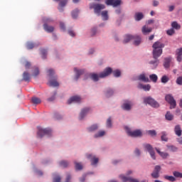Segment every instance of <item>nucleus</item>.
<instances>
[{
    "label": "nucleus",
    "instance_id": "f257e3e1",
    "mask_svg": "<svg viewBox=\"0 0 182 182\" xmlns=\"http://www.w3.org/2000/svg\"><path fill=\"white\" fill-rule=\"evenodd\" d=\"M153 58L154 60L149 61V65H152V69H156L159 64V60L158 59L163 54V48H165V44L156 41L153 46Z\"/></svg>",
    "mask_w": 182,
    "mask_h": 182
},
{
    "label": "nucleus",
    "instance_id": "f03ea898",
    "mask_svg": "<svg viewBox=\"0 0 182 182\" xmlns=\"http://www.w3.org/2000/svg\"><path fill=\"white\" fill-rule=\"evenodd\" d=\"M112 74V68L110 67H107V68L104 69L103 72L97 75L96 73H91L90 75V79L94 80V82H97L99 78H105L109 75Z\"/></svg>",
    "mask_w": 182,
    "mask_h": 182
},
{
    "label": "nucleus",
    "instance_id": "7ed1b4c3",
    "mask_svg": "<svg viewBox=\"0 0 182 182\" xmlns=\"http://www.w3.org/2000/svg\"><path fill=\"white\" fill-rule=\"evenodd\" d=\"M131 40H134V46H139L141 43V38L138 36H130V35H127L124 37V40H123V43L126 44L130 42Z\"/></svg>",
    "mask_w": 182,
    "mask_h": 182
},
{
    "label": "nucleus",
    "instance_id": "20e7f679",
    "mask_svg": "<svg viewBox=\"0 0 182 182\" xmlns=\"http://www.w3.org/2000/svg\"><path fill=\"white\" fill-rule=\"evenodd\" d=\"M105 9V4L92 3L90 4V9H94L95 14L100 15L101 11Z\"/></svg>",
    "mask_w": 182,
    "mask_h": 182
},
{
    "label": "nucleus",
    "instance_id": "39448f33",
    "mask_svg": "<svg viewBox=\"0 0 182 182\" xmlns=\"http://www.w3.org/2000/svg\"><path fill=\"white\" fill-rule=\"evenodd\" d=\"M144 104H149L153 108H159V104L154 99L151 98L150 97L144 99Z\"/></svg>",
    "mask_w": 182,
    "mask_h": 182
},
{
    "label": "nucleus",
    "instance_id": "423d86ee",
    "mask_svg": "<svg viewBox=\"0 0 182 182\" xmlns=\"http://www.w3.org/2000/svg\"><path fill=\"white\" fill-rule=\"evenodd\" d=\"M166 101L170 104V109H174L175 107H176V101H175L171 95H168L166 96Z\"/></svg>",
    "mask_w": 182,
    "mask_h": 182
},
{
    "label": "nucleus",
    "instance_id": "0eeeda50",
    "mask_svg": "<svg viewBox=\"0 0 182 182\" xmlns=\"http://www.w3.org/2000/svg\"><path fill=\"white\" fill-rule=\"evenodd\" d=\"M51 133L52 130L50 129H40L38 132V137L41 139L45 135H50Z\"/></svg>",
    "mask_w": 182,
    "mask_h": 182
},
{
    "label": "nucleus",
    "instance_id": "6e6552de",
    "mask_svg": "<svg viewBox=\"0 0 182 182\" xmlns=\"http://www.w3.org/2000/svg\"><path fill=\"white\" fill-rule=\"evenodd\" d=\"M127 134L131 137H141L142 132L141 130L137 129L134 131H127Z\"/></svg>",
    "mask_w": 182,
    "mask_h": 182
},
{
    "label": "nucleus",
    "instance_id": "1a4fd4ad",
    "mask_svg": "<svg viewBox=\"0 0 182 182\" xmlns=\"http://www.w3.org/2000/svg\"><path fill=\"white\" fill-rule=\"evenodd\" d=\"M161 168L160 166H156L155 168H154L153 173L151 174L154 179L159 178V172L161 171Z\"/></svg>",
    "mask_w": 182,
    "mask_h": 182
},
{
    "label": "nucleus",
    "instance_id": "9d476101",
    "mask_svg": "<svg viewBox=\"0 0 182 182\" xmlns=\"http://www.w3.org/2000/svg\"><path fill=\"white\" fill-rule=\"evenodd\" d=\"M122 4V0H106L105 4L117 7Z\"/></svg>",
    "mask_w": 182,
    "mask_h": 182
},
{
    "label": "nucleus",
    "instance_id": "9b49d317",
    "mask_svg": "<svg viewBox=\"0 0 182 182\" xmlns=\"http://www.w3.org/2000/svg\"><path fill=\"white\" fill-rule=\"evenodd\" d=\"M73 70L75 73V81L78 80L79 77H80L81 75L85 74V70H78L77 68H73Z\"/></svg>",
    "mask_w": 182,
    "mask_h": 182
},
{
    "label": "nucleus",
    "instance_id": "f8f14e48",
    "mask_svg": "<svg viewBox=\"0 0 182 182\" xmlns=\"http://www.w3.org/2000/svg\"><path fill=\"white\" fill-rule=\"evenodd\" d=\"M87 157L88 159H90L92 166L96 165L97 164H98L99 159L96 158V156H95L94 155L87 154Z\"/></svg>",
    "mask_w": 182,
    "mask_h": 182
},
{
    "label": "nucleus",
    "instance_id": "ddd939ff",
    "mask_svg": "<svg viewBox=\"0 0 182 182\" xmlns=\"http://www.w3.org/2000/svg\"><path fill=\"white\" fill-rule=\"evenodd\" d=\"M54 1H60L59 3V7L58 9H59L60 12L63 11V8L65 6L66 4H68V0H53Z\"/></svg>",
    "mask_w": 182,
    "mask_h": 182
},
{
    "label": "nucleus",
    "instance_id": "4468645a",
    "mask_svg": "<svg viewBox=\"0 0 182 182\" xmlns=\"http://www.w3.org/2000/svg\"><path fill=\"white\" fill-rule=\"evenodd\" d=\"M90 112V108L89 107L82 109L81 112L80 113V120H82V119H84L86 114H89Z\"/></svg>",
    "mask_w": 182,
    "mask_h": 182
},
{
    "label": "nucleus",
    "instance_id": "2eb2a0df",
    "mask_svg": "<svg viewBox=\"0 0 182 182\" xmlns=\"http://www.w3.org/2000/svg\"><path fill=\"white\" fill-rule=\"evenodd\" d=\"M80 101H81L80 97H79V96H73V97H71L70 98V100H68L67 103L68 105H71L73 102H80Z\"/></svg>",
    "mask_w": 182,
    "mask_h": 182
},
{
    "label": "nucleus",
    "instance_id": "dca6fc26",
    "mask_svg": "<svg viewBox=\"0 0 182 182\" xmlns=\"http://www.w3.org/2000/svg\"><path fill=\"white\" fill-rule=\"evenodd\" d=\"M120 178L121 180H122L123 182H138V180L137 179H134V178H132L130 177H127V176H124V175H120Z\"/></svg>",
    "mask_w": 182,
    "mask_h": 182
},
{
    "label": "nucleus",
    "instance_id": "f3484780",
    "mask_svg": "<svg viewBox=\"0 0 182 182\" xmlns=\"http://www.w3.org/2000/svg\"><path fill=\"white\" fill-rule=\"evenodd\" d=\"M156 152H157L158 154H159L160 157L162 158V159H167L168 157V154L166 152H162L159 149L155 148Z\"/></svg>",
    "mask_w": 182,
    "mask_h": 182
},
{
    "label": "nucleus",
    "instance_id": "a211bd4d",
    "mask_svg": "<svg viewBox=\"0 0 182 182\" xmlns=\"http://www.w3.org/2000/svg\"><path fill=\"white\" fill-rule=\"evenodd\" d=\"M176 60H177V62H179L181 63V60H182V48H178L176 50Z\"/></svg>",
    "mask_w": 182,
    "mask_h": 182
},
{
    "label": "nucleus",
    "instance_id": "6ab92c4d",
    "mask_svg": "<svg viewBox=\"0 0 182 182\" xmlns=\"http://www.w3.org/2000/svg\"><path fill=\"white\" fill-rule=\"evenodd\" d=\"M48 86L53 87H57L59 86V82L55 79H50L48 82Z\"/></svg>",
    "mask_w": 182,
    "mask_h": 182
},
{
    "label": "nucleus",
    "instance_id": "aec40b11",
    "mask_svg": "<svg viewBox=\"0 0 182 182\" xmlns=\"http://www.w3.org/2000/svg\"><path fill=\"white\" fill-rule=\"evenodd\" d=\"M171 63V58H164V67L166 69H168L170 68V63Z\"/></svg>",
    "mask_w": 182,
    "mask_h": 182
},
{
    "label": "nucleus",
    "instance_id": "412c9836",
    "mask_svg": "<svg viewBox=\"0 0 182 182\" xmlns=\"http://www.w3.org/2000/svg\"><path fill=\"white\" fill-rule=\"evenodd\" d=\"M132 107V102H124L122 105V109H124L125 111H130Z\"/></svg>",
    "mask_w": 182,
    "mask_h": 182
},
{
    "label": "nucleus",
    "instance_id": "4be33fe9",
    "mask_svg": "<svg viewBox=\"0 0 182 182\" xmlns=\"http://www.w3.org/2000/svg\"><path fill=\"white\" fill-rule=\"evenodd\" d=\"M151 32H152V28H149L146 26L142 27V33H144V35H148Z\"/></svg>",
    "mask_w": 182,
    "mask_h": 182
},
{
    "label": "nucleus",
    "instance_id": "5701e85b",
    "mask_svg": "<svg viewBox=\"0 0 182 182\" xmlns=\"http://www.w3.org/2000/svg\"><path fill=\"white\" fill-rule=\"evenodd\" d=\"M174 132H175V134H176L178 136H181V133H182V130H181V126H179V125L175 126Z\"/></svg>",
    "mask_w": 182,
    "mask_h": 182
},
{
    "label": "nucleus",
    "instance_id": "b1692460",
    "mask_svg": "<svg viewBox=\"0 0 182 182\" xmlns=\"http://www.w3.org/2000/svg\"><path fill=\"white\" fill-rule=\"evenodd\" d=\"M44 30L46 31V32H48V33H52L53 32V30H54V28L53 26H49L47 23H44Z\"/></svg>",
    "mask_w": 182,
    "mask_h": 182
},
{
    "label": "nucleus",
    "instance_id": "393cba45",
    "mask_svg": "<svg viewBox=\"0 0 182 182\" xmlns=\"http://www.w3.org/2000/svg\"><path fill=\"white\" fill-rule=\"evenodd\" d=\"M30 80L31 75L27 72H24V73H23V80H24L25 82H28Z\"/></svg>",
    "mask_w": 182,
    "mask_h": 182
},
{
    "label": "nucleus",
    "instance_id": "a878e982",
    "mask_svg": "<svg viewBox=\"0 0 182 182\" xmlns=\"http://www.w3.org/2000/svg\"><path fill=\"white\" fill-rule=\"evenodd\" d=\"M138 87L139 89H144V90H145V91H149L151 89L150 85H141V84H139V85H138Z\"/></svg>",
    "mask_w": 182,
    "mask_h": 182
},
{
    "label": "nucleus",
    "instance_id": "bb28decb",
    "mask_svg": "<svg viewBox=\"0 0 182 182\" xmlns=\"http://www.w3.org/2000/svg\"><path fill=\"white\" fill-rule=\"evenodd\" d=\"M144 148L145 150L148 151V152L154 151V150L153 149L152 146L150 145V144H144Z\"/></svg>",
    "mask_w": 182,
    "mask_h": 182
},
{
    "label": "nucleus",
    "instance_id": "cd10ccee",
    "mask_svg": "<svg viewBox=\"0 0 182 182\" xmlns=\"http://www.w3.org/2000/svg\"><path fill=\"white\" fill-rule=\"evenodd\" d=\"M79 10L78 9H75L71 12V17H73V19H76L78 17Z\"/></svg>",
    "mask_w": 182,
    "mask_h": 182
},
{
    "label": "nucleus",
    "instance_id": "c85d7f7f",
    "mask_svg": "<svg viewBox=\"0 0 182 182\" xmlns=\"http://www.w3.org/2000/svg\"><path fill=\"white\" fill-rule=\"evenodd\" d=\"M31 101H32V104L36 105L41 103V100H40V98H38L36 97H32Z\"/></svg>",
    "mask_w": 182,
    "mask_h": 182
},
{
    "label": "nucleus",
    "instance_id": "c756f323",
    "mask_svg": "<svg viewBox=\"0 0 182 182\" xmlns=\"http://www.w3.org/2000/svg\"><path fill=\"white\" fill-rule=\"evenodd\" d=\"M138 80L144 82H149V78L146 77L144 74L140 75L138 76Z\"/></svg>",
    "mask_w": 182,
    "mask_h": 182
},
{
    "label": "nucleus",
    "instance_id": "7c9ffc66",
    "mask_svg": "<svg viewBox=\"0 0 182 182\" xmlns=\"http://www.w3.org/2000/svg\"><path fill=\"white\" fill-rule=\"evenodd\" d=\"M97 129H98V126H97V124H93L90 126L89 128H87L88 132H94Z\"/></svg>",
    "mask_w": 182,
    "mask_h": 182
},
{
    "label": "nucleus",
    "instance_id": "2f4dec72",
    "mask_svg": "<svg viewBox=\"0 0 182 182\" xmlns=\"http://www.w3.org/2000/svg\"><path fill=\"white\" fill-rule=\"evenodd\" d=\"M142 18H144V14H142V13H136L135 14V20L136 21H139Z\"/></svg>",
    "mask_w": 182,
    "mask_h": 182
},
{
    "label": "nucleus",
    "instance_id": "473e14b6",
    "mask_svg": "<svg viewBox=\"0 0 182 182\" xmlns=\"http://www.w3.org/2000/svg\"><path fill=\"white\" fill-rule=\"evenodd\" d=\"M26 48L28 49V50H32L33 48H35V44L33 43H31V42H28L26 44Z\"/></svg>",
    "mask_w": 182,
    "mask_h": 182
},
{
    "label": "nucleus",
    "instance_id": "72a5a7b5",
    "mask_svg": "<svg viewBox=\"0 0 182 182\" xmlns=\"http://www.w3.org/2000/svg\"><path fill=\"white\" fill-rule=\"evenodd\" d=\"M101 16H102L103 21H107L109 19L107 11H103L102 13H101Z\"/></svg>",
    "mask_w": 182,
    "mask_h": 182
},
{
    "label": "nucleus",
    "instance_id": "f704fd0d",
    "mask_svg": "<svg viewBox=\"0 0 182 182\" xmlns=\"http://www.w3.org/2000/svg\"><path fill=\"white\" fill-rule=\"evenodd\" d=\"M158 79H159V77L155 74L149 75V80H152V82L154 83H156L157 82Z\"/></svg>",
    "mask_w": 182,
    "mask_h": 182
},
{
    "label": "nucleus",
    "instance_id": "c9c22d12",
    "mask_svg": "<svg viewBox=\"0 0 182 182\" xmlns=\"http://www.w3.org/2000/svg\"><path fill=\"white\" fill-rule=\"evenodd\" d=\"M112 75H114V77H119L121 75V72H120V70H114V71H113V70H112Z\"/></svg>",
    "mask_w": 182,
    "mask_h": 182
},
{
    "label": "nucleus",
    "instance_id": "e433bc0d",
    "mask_svg": "<svg viewBox=\"0 0 182 182\" xmlns=\"http://www.w3.org/2000/svg\"><path fill=\"white\" fill-rule=\"evenodd\" d=\"M166 148H168V151L171 152H176L177 151V148L172 145H166Z\"/></svg>",
    "mask_w": 182,
    "mask_h": 182
},
{
    "label": "nucleus",
    "instance_id": "4c0bfd02",
    "mask_svg": "<svg viewBox=\"0 0 182 182\" xmlns=\"http://www.w3.org/2000/svg\"><path fill=\"white\" fill-rule=\"evenodd\" d=\"M171 26H172L173 28L176 29V30L181 29V25L177 23L176 21L173 22L172 24H171Z\"/></svg>",
    "mask_w": 182,
    "mask_h": 182
},
{
    "label": "nucleus",
    "instance_id": "58836bf2",
    "mask_svg": "<svg viewBox=\"0 0 182 182\" xmlns=\"http://www.w3.org/2000/svg\"><path fill=\"white\" fill-rule=\"evenodd\" d=\"M166 119L168 120V121H172L173 120V115L170 112H166Z\"/></svg>",
    "mask_w": 182,
    "mask_h": 182
},
{
    "label": "nucleus",
    "instance_id": "ea45409f",
    "mask_svg": "<svg viewBox=\"0 0 182 182\" xmlns=\"http://www.w3.org/2000/svg\"><path fill=\"white\" fill-rule=\"evenodd\" d=\"M105 131H100V132H98L97 134H95L94 137L95 138L102 137L103 136H105Z\"/></svg>",
    "mask_w": 182,
    "mask_h": 182
},
{
    "label": "nucleus",
    "instance_id": "a19ab883",
    "mask_svg": "<svg viewBox=\"0 0 182 182\" xmlns=\"http://www.w3.org/2000/svg\"><path fill=\"white\" fill-rule=\"evenodd\" d=\"M161 141H168V138H167V134H166L165 132H161Z\"/></svg>",
    "mask_w": 182,
    "mask_h": 182
},
{
    "label": "nucleus",
    "instance_id": "79ce46f5",
    "mask_svg": "<svg viewBox=\"0 0 182 182\" xmlns=\"http://www.w3.org/2000/svg\"><path fill=\"white\" fill-rule=\"evenodd\" d=\"M75 169L77 171H80L82 169V165L80 163L75 162Z\"/></svg>",
    "mask_w": 182,
    "mask_h": 182
},
{
    "label": "nucleus",
    "instance_id": "37998d69",
    "mask_svg": "<svg viewBox=\"0 0 182 182\" xmlns=\"http://www.w3.org/2000/svg\"><path fill=\"white\" fill-rule=\"evenodd\" d=\"M60 166L63 168H67L68 166V162L66 161H62L60 162Z\"/></svg>",
    "mask_w": 182,
    "mask_h": 182
},
{
    "label": "nucleus",
    "instance_id": "c03bdc74",
    "mask_svg": "<svg viewBox=\"0 0 182 182\" xmlns=\"http://www.w3.org/2000/svg\"><path fill=\"white\" fill-rule=\"evenodd\" d=\"M41 53H42V58L45 59L46 58V55L48 54V50L45 49L41 50Z\"/></svg>",
    "mask_w": 182,
    "mask_h": 182
},
{
    "label": "nucleus",
    "instance_id": "a18cd8bd",
    "mask_svg": "<svg viewBox=\"0 0 182 182\" xmlns=\"http://www.w3.org/2000/svg\"><path fill=\"white\" fill-rule=\"evenodd\" d=\"M168 82V76H166V75L162 76V77H161V82L166 84V83H167Z\"/></svg>",
    "mask_w": 182,
    "mask_h": 182
},
{
    "label": "nucleus",
    "instance_id": "49530a36",
    "mask_svg": "<svg viewBox=\"0 0 182 182\" xmlns=\"http://www.w3.org/2000/svg\"><path fill=\"white\" fill-rule=\"evenodd\" d=\"M38 75H39V68H36L34 69V72L32 74V76H33L34 77H36Z\"/></svg>",
    "mask_w": 182,
    "mask_h": 182
},
{
    "label": "nucleus",
    "instance_id": "de8ad7c7",
    "mask_svg": "<svg viewBox=\"0 0 182 182\" xmlns=\"http://www.w3.org/2000/svg\"><path fill=\"white\" fill-rule=\"evenodd\" d=\"M164 178H166V180H168V181H171V182H174L175 181L174 176H164Z\"/></svg>",
    "mask_w": 182,
    "mask_h": 182
},
{
    "label": "nucleus",
    "instance_id": "09e8293b",
    "mask_svg": "<svg viewBox=\"0 0 182 182\" xmlns=\"http://www.w3.org/2000/svg\"><path fill=\"white\" fill-rule=\"evenodd\" d=\"M176 84L182 86V76H179L178 77H177Z\"/></svg>",
    "mask_w": 182,
    "mask_h": 182
},
{
    "label": "nucleus",
    "instance_id": "8fccbe9b",
    "mask_svg": "<svg viewBox=\"0 0 182 182\" xmlns=\"http://www.w3.org/2000/svg\"><path fill=\"white\" fill-rule=\"evenodd\" d=\"M113 90L108 89L107 91V97H110L113 95Z\"/></svg>",
    "mask_w": 182,
    "mask_h": 182
},
{
    "label": "nucleus",
    "instance_id": "3c124183",
    "mask_svg": "<svg viewBox=\"0 0 182 182\" xmlns=\"http://www.w3.org/2000/svg\"><path fill=\"white\" fill-rule=\"evenodd\" d=\"M175 33V31L174 29L173 28H171V29H168V31H166V34H168V36H171L172 35H173Z\"/></svg>",
    "mask_w": 182,
    "mask_h": 182
},
{
    "label": "nucleus",
    "instance_id": "603ef678",
    "mask_svg": "<svg viewBox=\"0 0 182 182\" xmlns=\"http://www.w3.org/2000/svg\"><path fill=\"white\" fill-rule=\"evenodd\" d=\"M173 175L176 177V178H182V173L180 172H176L175 171Z\"/></svg>",
    "mask_w": 182,
    "mask_h": 182
},
{
    "label": "nucleus",
    "instance_id": "864d4df0",
    "mask_svg": "<svg viewBox=\"0 0 182 182\" xmlns=\"http://www.w3.org/2000/svg\"><path fill=\"white\" fill-rule=\"evenodd\" d=\"M107 127L111 128L112 127V119L111 117L108 118L107 120Z\"/></svg>",
    "mask_w": 182,
    "mask_h": 182
},
{
    "label": "nucleus",
    "instance_id": "5fc2aeb1",
    "mask_svg": "<svg viewBox=\"0 0 182 182\" xmlns=\"http://www.w3.org/2000/svg\"><path fill=\"white\" fill-rule=\"evenodd\" d=\"M148 134L150 136H156V132H155V130H149L147 132Z\"/></svg>",
    "mask_w": 182,
    "mask_h": 182
},
{
    "label": "nucleus",
    "instance_id": "6e6d98bb",
    "mask_svg": "<svg viewBox=\"0 0 182 182\" xmlns=\"http://www.w3.org/2000/svg\"><path fill=\"white\" fill-rule=\"evenodd\" d=\"M61 181V177H60L59 176H55V178H53V182H60Z\"/></svg>",
    "mask_w": 182,
    "mask_h": 182
},
{
    "label": "nucleus",
    "instance_id": "4d7b16f0",
    "mask_svg": "<svg viewBox=\"0 0 182 182\" xmlns=\"http://www.w3.org/2000/svg\"><path fill=\"white\" fill-rule=\"evenodd\" d=\"M149 155H151V157L153 159V160L156 159V156H155V152L154 151H149Z\"/></svg>",
    "mask_w": 182,
    "mask_h": 182
},
{
    "label": "nucleus",
    "instance_id": "13d9d810",
    "mask_svg": "<svg viewBox=\"0 0 182 182\" xmlns=\"http://www.w3.org/2000/svg\"><path fill=\"white\" fill-rule=\"evenodd\" d=\"M48 73L49 77H52L55 74V71L53 69H49Z\"/></svg>",
    "mask_w": 182,
    "mask_h": 182
},
{
    "label": "nucleus",
    "instance_id": "bf43d9fd",
    "mask_svg": "<svg viewBox=\"0 0 182 182\" xmlns=\"http://www.w3.org/2000/svg\"><path fill=\"white\" fill-rule=\"evenodd\" d=\"M29 68H31V63H29L28 61H26V63H25V68L26 69H29Z\"/></svg>",
    "mask_w": 182,
    "mask_h": 182
},
{
    "label": "nucleus",
    "instance_id": "052dcab7",
    "mask_svg": "<svg viewBox=\"0 0 182 182\" xmlns=\"http://www.w3.org/2000/svg\"><path fill=\"white\" fill-rule=\"evenodd\" d=\"M55 94L53 95V97L48 98V102H53V100H55Z\"/></svg>",
    "mask_w": 182,
    "mask_h": 182
},
{
    "label": "nucleus",
    "instance_id": "680f3d73",
    "mask_svg": "<svg viewBox=\"0 0 182 182\" xmlns=\"http://www.w3.org/2000/svg\"><path fill=\"white\" fill-rule=\"evenodd\" d=\"M60 28H61L62 30L65 31V26L63 23H60Z\"/></svg>",
    "mask_w": 182,
    "mask_h": 182
},
{
    "label": "nucleus",
    "instance_id": "e2e57ef3",
    "mask_svg": "<svg viewBox=\"0 0 182 182\" xmlns=\"http://www.w3.org/2000/svg\"><path fill=\"white\" fill-rule=\"evenodd\" d=\"M157 6H159V1H157L156 0H154L153 1V6L156 7Z\"/></svg>",
    "mask_w": 182,
    "mask_h": 182
},
{
    "label": "nucleus",
    "instance_id": "0e129e2a",
    "mask_svg": "<svg viewBox=\"0 0 182 182\" xmlns=\"http://www.w3.org/2000/svg\"><path fill=\"white\" fill-rule=\"evenodd\" d=\"M68 34H70V36H75V33L72 30L68 31Z\"/></svg>",
    "mask_w": 182,
    "mask_h": 182
},
{
    "label": "nucleus",
    "instance_id": "69168bd1",
    "mask_svg": "<svg viewBox=\"0 0 182 182\" xmlns=\"http://www.w3.org/2000/svg\"><path fill=\"white\" fill-rule=\"evenodd\" d=\"M96 31H97V28H93L91 31L92 32V36H93L95 34H96Z\"/></svg>",
    "mask_w": 182,
    "mask_h": 182
},
{
    "label": "nucleus",
    "instance_id": "338daca9",
    "mask_svg": "<svg viewBox=\"0 0 182 182\" xmlns=\"http://www.w3.org/2000/svg\"><path fill=\"white\" fill-rule=\"evenodd\" d=\"M177 142H178L179 144L182 145V137H178L176 139Z\"/></svg>",
    "mask_w": 182,
    "mask_h": 182
},
{
    "label": "nucleus",
    "instance_id": "774afa93",
    "mask_svg": "<svg viewBox=\"0 0 182 182\" xmlns=\"http://www.w3.org/2000/svg\"><path fill=\"white\" fill-rule=\"evenodd\" d=\"M135 154H136V156H140V151H139V149H135Z\"/></svg>",
    "mask_w": 182,
    "mask_h": 182
}]
</instances>
